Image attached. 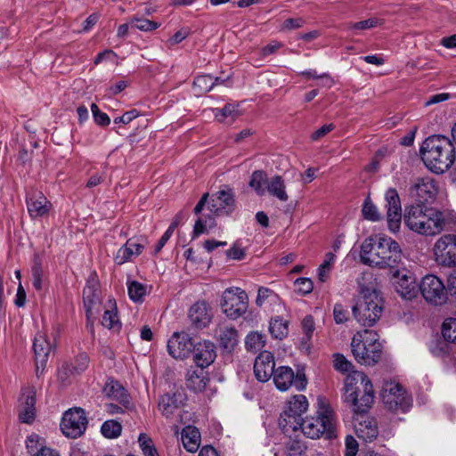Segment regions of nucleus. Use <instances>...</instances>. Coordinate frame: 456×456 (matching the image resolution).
I'll return each mask as SVG.
<instances>
[{"instance_id": "f257e3e1", "label": "nucleus", "mask_w": 456, "mask_h": 456, "mask_svg": "<svg viewBox=\"0 0 456 456\" xmlns=\"http://www.w3.org/2000/svg\"><path fill=\"white\" fill-rule=\"evenodd\" d=\"M450 219V213L423 204L405 207L403 222L406 227L420 235L435 236L441 233Z\"/></svg>"}, {"instance_id": "f03ea898", "label": "nucleus", "mask_w": 456, "mask_h": 456, "mask_svg": "<svg viewBox=\"0 0 456 456\" xmlns=\"http://www.w3.org/2000/svg\"><path fill=\"white\" fill-rule=\"evenodd\" d=\"M420 156L426 167L432 172L443 174L455 161V148L449 138L435 134L428 137L422 143Z\"/></svg>"}, {"instance_id": "7ed1b4c3", "label": "nucleus", "mask_w": 456, "mask_h": 456, "mask_svg": "<svg viewBox=\"0 0 456 456\" xmlns=\"http://www.w3.org/2000/svg\"><path fill=\"white\" fill-rule=\"evenodd\" d=\"M336 419L333 410L323 396L317 397L316 416L303 419L298 423L300 435L318 439L322 436L332 438L335 436Z\"/></svg>"}, {"instance_id": "20e7f679", "label": "nucleus", "mask_w": 456, "mask_h": 456, "mask_svg": "<svg viewBox=\"0 0 456 456\" xmlns=\"http://www.w3.org/2000/svg\"><path fill=\"white\" fill-rule=\"evenodd\" d=\"M345 398L355 413H366L374 402L373 386L362 371H354L345 379Z\"/></svg>"}, {"instance_id": "39448f33", "label": "nucleus", "mask_w": 456, "mask_h": 456, "mask_svg": "<svg viewBox=\"0 0 456 456\" xmlns=\"http://www.w3.org/2000/svg\"><path fill=\"white\" fill-rule=\"evenodd\" d=\"M352 313L358 323L372 327L382 315L383 299L376 289H363Z\"/></svg>"}, {"instance_id": "423d86ee", "label": "nucleus", "mask_w": 456, "mask_h": 456, "mask_svg": "<svg viewBox=\"0 0 456 456\" xmlns=\"http://www.w3.org/2000/svg\"><path fill=\"white\" fill-rule=\"evenodd\" d=\"M351 346L355 360L360 363L373 365L381 357L382 346L379 341V335L374 330L358 331L353 337Z\"/></svg>"}, {"instance_id": "0eeeda50", "label": "nucleus", "mask_w": 456, "mask_h": 456, "mask_svg": "<svg viewBox=\"0 0 456 456\" xmlns=\"http://www.w3.org/2000/svg\"><path fill=\"white\" fill-rule=\"evenodd\" d=\"M307 408L308 402L303 395H295L288 402L279 419V426L282 434L298 431V423L303 419L302 415Z\"/></svg>"}, {"instance_id": "6e6552de", "label": "nucleus", "mask_w": 456, "mask_h": 456, "mask_svg": "<svg viewBox=\"0 0 456 456\" xmlns=\"http://www.w3.org/2000/svg\"><path fill=\"white\" fill-rule=\"evenodd\" d=\"M381 398L386 407L395 412H407L412 403L411 397L403 387L395 382L386 383L381 392Z\"/></svg>"}, {"instance_id": "1a4fd4ad", "label": "nucleus", "mask_w": 456, "mask_h": 456, "mask_svg": "<svg viewBox=\"0 0 456 456\" xmlns=\"http://www.w3.org/2000/svg\"><path fill=\"white\" fill-rule=\"evenodd\" d=\"M221 306L227 317L236 320L247 312L248 295L238 287L227 289L223 293Z\"/></svg>"}, {"instance_id": "9d476101", "label": "nucleus", "mask_w": 456, "mask_h": 456, "mask_svg": "<svg viewBox=\"0 0 456 456\" xmlns=\"http://www.w3.org/2000/svg\"><path fill=\"white\" fill-rule=\"evenodd\" d=\"M421 296L430 305H441L447 300V290L444 281L435 274L425 275L419 284Z\"/></svg>"}, {"instance_id": "9b49d317", "label": "nucleus", "mask_w": 456, "mask_h": 456, "mask_svg": "<svg viewBox=\"0 0 456 456\" xmlns=\"http://www.w3.org/2000/svg\"><path fill=\"white\" fill-rule=\"evenodd\" d=\"M434 260L438 266L453 268L456 266V235L444 234L434 244Z\"/></svg>"}, {"instance_id": "f8f14e48", "label": "nucleus", "mask_w": 456, "mask_h": 456, "mask_svg": "<svg viewBox=\"0 0 456 456\" xmlns=\"http://www.w3.org/2000/svg\"><path fill=\"white\" fill-rule=\"evenodd\" d=\"M402 249L399 244L390 237L379 236V256L377 267L393 270L402 261Z\"/></svg>"}, {"instance_id": "ddd939ff", "label": "nucleus", "mask_w": 456, "mask_h": 456, "mask_svg": "<svg viewBox=\"0 0 456 456\" xmlns=\"http://www.w3.org/2000/svg\"><path fill=\"white\" fill-rule=\"evenodd\" d=\"M275 387L280 391H287L290 387H295L297 391H303L307 385V379L303 370H297L295 374L289 366H280L272 376Z\"/></svg>"}, {"instance_id": "4468645a", "label": "nucleus", "mask_w": 456, "mask_h": 456, "mask_svg": "<svg viewBox=\"0 0 456 456\" xmlns=\"http://www.w3.org/2000/svg\"><path fill=\"white\" fill-rule=\"evenodd\" d=\"M391 281L395 291L404 299L416 297L418 290L415 275L406 268L391 270Z\"/></svg>"}, {"instance_id": "2eb2a0df", "label": "nucleus", "mask_w": 456, "mask_h": 456, "mask_svg": "<svg viewBox=\"0 0 456 456\" xmlns=\"http://www.w3.org/2000/svg\"><path fill=\"white\" fill-rule=\"evenodd\" d=\"M185 400L186 395L182 389L171 390L159 396L158 409L166 419H175L180 417Z\"/></svg>"}, {"instance_id": "dca6fc26", "label": "nucleus", "mask_w": 456, "mask_h": 456, "mask_svg": "<svg viewBox=\"0 0 456 456\" xmlns=\"http://www.w3.org/2000/svg\"><path fill=\"white\" fill-rule=\"evenodd\" d=\"M87 425L86 412L81 408L67 411L61 419V429L67 437L77 438L84 434Z\"/></svg>"}, {"instance_id": "f3484780", "label": "nucleus", "mask_w": 456, "mask_h": 456, "mask_svg": "<svg viewBox=\"0 0 456 456\" xmlns=\"http://www.w3.org/2000/svg\"><path fill=\"white\" fill-rule=\"evenodd\" d=\"M387 227L395 233L400 230L402 222V206L395 189L390 188L385 194Z\"/></svg>"}, {"instance_id": "a211bd4d", "label": "nucleus", "mask_w": 456, "mask_h": 456, "mask_svg": "<svg viewBox=\"0 0 456 456\" xmlns=\"http://www.w3.org/2000/svg\"><path fill=\"white\" fill-rule=\"evenodd\" d=\"M410 193L416 201L414 204L426 205L436 199L438 193V187L433 178L422 177L417 180L411 188Z\"/></svg>"}, {"instance_id": "6ab92c4d", "label": "nucleus", "mask_w": 456, "mask_h": 456, "mask_svg": "<svg viewBox=\"0 0 456 456\" xmlns=\"http://www.w3.org/2000/svg\"><path fill=\"white\" fill-rule=\"evenodd\" d=\"M235 208L234 194L231 189L221 190L212 194L208 202V208L215 216L231 214Z\"/></svg>"}, {"instance_id": "aec40b11", "label": "nucleus", "mask_w": 456, "mask_h": 456, "mask_svg": "<svg viewBox=\"0 0 456 456\" xmlns=\"http://www.w3.org/2000/svg\"><path fill=\"white\" fill-rule=\"evenodd\" d=\"M194 343L185 332H175L167 341L168 354L175 359H184L192 352Z\"/></svg>"}, {"instance_id": "412c9836", "label": "nucleus", "mask_w": 456, "mask_h": 456, "mask_svg": "<svg viewBox=\"0 0 456 456\" xmlns=\"http://www.w3.org/2000/svg\"><path fill=\"white\" fill-rule=\"evenodd\" d=\"M354 428L359 439L370 443L379 435L378 424L375 419L365 413H356L354 417Z\"/></svg>"}, {"instance_id": "4be33fe9", "label": "nucleus", "mask_w": 456, "mask_h": 456, "mask_svg": "<svg viewBox=\"0 0 456 456\" xmlns=\"http://www.w3.org/2000/svg\"><path fill=\"white\" fill-rule=\"evenodd\" d=\"M26 205L32 219L43 218L49 215L52 203L42 192H32L26 197Z\"/></svg>"}, {"instance_id": "5701e85b", "label": "nucleus", "mask_w": 456, "mask_h": 456, "mask_svg": "<svg viewBox=\"0 0 456 456\" xmlns=\"http://www.w3.org/2000/svg\"><path fill=\"white\" fill-rule=\"evenodd\" d=\"M33 349L36 362L37 376H40L48 361L52 346L44 333L38 332L34 338Z\"/></svg>"}, {"instance_id": "b1692460", "label": "nucleus", "mask_w": 456, "mask_h": 456, "mask_svg": "<svg viewBox=\"0 0 456 456\" xmlns=\"http://www.w3.org/2000/svg\"><path fill=\"white\" fill-rule=\"evenodd\" d=\"M274 356L271 352H261L255 360L254 373L260 382H266L275 371Z\"/></svg>"}, {"instance_id": "393cba45", "label": "nucleus", "mask_w": 456, "mask_h": 456, "mask_svg": "<svg viewBox=\"0 0 456 456\" xmlns=\"http://www.w3.org/2000/svg\"><path fill=\"white\" fill-rule=\"evenodd\" d=\"M192 352L193 360L200 368L205 369L209 366L214 362L216 357V346L213 342L208 340H203L194 344Z\"/></svg>"}, {"instance_id": "a878e982", "label": "nucleus", "mask_w": 456, "mask_h": 456, "mask_svg": "<svg viewBox=\"0 0 456 456\" xmlns=\"http://www.w3.org/2000/svg\"><path fill=\"white\" fill-rule=\"evenodd\" d=\"M144 249V243L142 239L130 238L126 240L115 255V263L121 265L132 260L134 256H138Z\"/></svg>"}, {"instance_id": "bb28decb", "label": "nucleus", "mask_w": 456, "mask_h": 456, "mask_svg": "<svg viewBox=\"0 0 456 456\" xmlns=\"http://www.w3.org/2000/svg\"><path fill=\"white\" fill-rule=\"evenodd\" d=\"M20 409L19 418L23 423H30L35 419L36 393L33 388L22 390L20 397Z\"/></svg>"}, {"instance_id": "cd10ccee", "label": "nucleus", "mask_w": 456, "mask_h": 456, "mask_svg": "<svg viewBox=\"0 0 456 456\" xmlns=\"http://www.w3.org/2000/svg\"><path fill=\"white\" fill-rule=\"evenodd\" d=\"M216 337L221 349L231 353L239 342L237 330L231 325H219L216 330Z\"/></svg>"}, {"instance_id": "c85d7f7f", "label": "nucleus", "mask_w": 456, "mask_h": 456, "mask_svg": "<svg viewBox=\"0 0 456 456\" xmlns=\"http://www.w3.org/2000/svg\"><path fill=\"white\" fill-rule=\"evenodd\" d=\"M379 256V237H368L361 246L360 258L362 264L377 267L376 257Z\"/></svg>"}, {"instance_id": "c756f323", "label": "nucleus", "mask_w": 456, "mask_h": 456, "mask_svg": "<svg viewBox=\"0 0 456 456\" xmlns=\"http://www.w3.org/2000/svg\"><path fill=\"white\" fill-rule=\"evenodd\" d=\"M26 447L31 456H60L56 450L47 446L45 440L37 434L27 437Z\"/></svg>"}, {"instance_id": "7c9ffc66", "label": "nucleus", "mask_w": 456, "mask_h": 456, "mask_svg": "<svg viewBox=\"0 0 456 456\" xmlns=\"http://www.w3.org/2000/svg\"><path fill=\"white\" fill-rule=\"evenodd\" d=\"M300 436L299 430L283 434L282 443L287 456H305L306 445Z\"/></svg>"}, {"instance_id": "2f4dec72", "label": "nucleus", "mask_w": 456, "mask_h": 456, "mask_svg": "<svg viewBox=\"0 0 456 456\" xmlns=\"http://www.w3.org/2000/svg\"><path fill=\"white\" fill-rule=\"evenodd\" d=\"M208 381V373L204 368L191 369L187 372L186 386L195 393L203 391Z\"/></svg>"}, {"instance_id": "473e14b6", "label": "nucleus", "mask_w": 456, "mask_h": 456, "mask_svg": "<svg viewBox=\"0 0 456 456\" xmlns=\"http://www.w3.org/2000/svg\"><path fill=\"white\" fill-rule=\"evenodd\" d=\"M189 318L197 328L206 327L211 321L208 305L204 301L196 302L189 311Z\"/></svg>"}, {"instance_id": "72a5a7b5", "label": "nucleus", "mask_w": 456, "mask_h": 456, "mask_svg": "<svg viewBox=\"0 0 456 456\" xmlns=\"http://www.w3.org/2000/svg\"><path fill=\"white\" fill-rule=\"evenodd\" d=\"M229 76L225 78L213 77L211 75L197 76L193 82V88L197 94L209 92L215 86L227 85Z\"/></svg>"}, {"instance_id": "f704fd0d", "label": "nucleus", "mask_w": 456, "mask_h": 456, "mask_svg": "<svg viewBox=\"0 0 456 456\" xmlns=\"http://www.w3.org/2000/svg\"><path fill=\"white\" fill-rule=\"evenodd\" d=\"M102 391L108 398L115 400L119 403L126 404L129 403L126 389L112 379H109L106 381Z\"/></svg>"}, {"instance_id": "c9c22d12", "label": "nucleus", "mask_w": 456, "mask_h": 456, "mask_svg": "<svg viewBox=\"0 0 456 456\" xmlns=\"http://www.w3.org/2000/svg\"><path fill=\"white\" fill-rule=\"evenodd\" d=\"M182 443L190 452H195L200 444V434L198 428L191 426L185 427L182 431Z\"/></svg>"}, {"instance_id": "e433bc0d", "label": "nucleus", "mask_w": 456, "mask_h": 456, "mask_svg": "<svg viewBox=\"0 0 456 456\" xmlns=\"http://www.w3.org/2000/svg\"><path fill=\"white\" fill-rule=\"evenodd\" d=\"M84 307L87 321L94 317V308L100 303L97 289L93 285H87L83 290Z\"/></svg>"}, {"instance_id": "4c0bfd02", "label": "nucleus", "mask_w": 456, "mask_h": 456, "mask_svg": "<svg viewBox=\"0 0 456 456\" xmlns=\"http://www.w3.org/2000/svg\"><path fill=\"white\" fill-rule=\"evenodd\" d=\"M267 191L279 200L285 202L289 200L285 183L281 175L272 177L267 183Z\"/></svg>"}, {"instance_id": "58836bf2", "label": "nucleus", "mask_w": 456, "mask_h": 456, "mask_svg": "<svg viewBox=\"0 0 456 456\" xmlns=\"http://www.w3.org/2000/svg\"><path fill=\"white\" fill-rule=\"evenodd\" d=\"M108 308L104 311L102 324L107 329H118L120 327V322L118 317L116 301L114 299H110L108 301Z\"/></svg>"}, {"instance_id": "ea45409f", "label": "nucleus", "mask_w": 456, "mask_h": 456, "mask_svg": "<svg viewBox=\"0 0 456 456\" xmlns=\"http://www.w3.org/2000/svg\"><path fill=\"white\" fill-rule=\"evenodd\" d=\"M269 331L276 339H282L289 333V322L280 316L272 318L269 324Z\"/></svg>"}, {"instance_id": "a19ab883", "label": "nucleus", "mask_w": 456, "mask_h": 456, "mask_svg": "<svg viewBox=\"0 0 456 456\" xmlns=\"http://www.w3.org/2000/svg\"><path fill=\"white\" fill-rule=\"evenodd\" d=\"M267 178L264 171L256 170L251 175L249 186L260 196L265 192V185L267 186Z\"/></svg>"}, {"instance_id": "79ce46f5", "label": "nucleus", "mask_w": 456, "mask_h": 456, "mask_svg": "<svg viewBox=\"0 0 456 456\" xmlns=\"http://www.w3.org/2000/svg\"><path fill=\"white\" fill-rule=\"evenodd\" d=\"M127 292L132 301L142 302L147 293V287L136 281H127Z\"/></svg>"}, {"instance_id": "37998d69", "label": "nucleus", "mask_w": 456, "mask_h": 456, "mask_svg": "<svg viewBox=\"0 0 456 456\" xmlns=\"http://www.w3.org/2000/svg\"><path fill=\"white\" fill-rule=\"evenodd\" d=\"M265 345V336L259 332H250L245 339V346L248 351L257 352Z\"/></svg>"}, {"instance_id": "c03bdc74", "label": "nucleus", "mask_w": 456, "mask_h": 456, "mask_svg": "<svg viewBox=\"0 0 456 456\" xmlns=\"http://www.w3.org/2000/svg\"><path fill=\"white\" fill-rule=\"evenodd\" d=\"M214 114L219 122H224L227 118L232 122L238 116V110L235 105L228 103L222 109H215Z\"/></svg>"}, {"instance_id": "a18cd8bd", "label": "nucleus", "mask_w": 456, "mask_h": 456, "mask_svg": "<svg viewBox=\"0 0 456 456\" xmlns=\"http://www.w3.org/2000/svg\"><path fill=\"white\" fill-rule=\"evenodd\" d=\"M122 426L119 422L115 420H107L103 422L101 428V432L106 438H117L120 436Z\"/></svg>"}, {"instance_id": "49530a36", "label": "nucleus", "mask_w": 456, "mask_h": 456, "mask_svg": "<svg viewBox=\"0 0 456 456\" xmlns=\"http://www.w3.org/2000/svg\"><path fill=\"white\" fill-rule=\"evenodd\" d=\"M362 213L365 219L372 222L379 221L382 218L381 215L378 210V208L371 202V200L369 198H367L364 200L362 208Z\"/></svg>"}, {"instance_id": "de8ad7c7", "label": "nucleus", "mask_w": 456, "mask_h": 456, "mask_svg": "<svg viewBox=\"0 0 456 456\" xmlns=\"http://www.w3.org/2000/svg\"><path fill=\"white\" fill-rule=\"evenodd\" d=\"M131 28L142 31H151L159 27V23L144 18H134L130 21Z\"/></svg>"}, {"instance_id": "09e8293b", "label": "nucleus", "mask_w": 456, "mask_h": 456, "mask_svg": "<svg viewBox=\"0 0 456 456\" xmlns=\"http://www.w3.org/2000/svg\"><path fill=\"white\" fill-rule=\"evenodd\" d=\"M431 354L438 358H444L449 353L448 344L441 339H436L429 344Z\"/></svg>"}, {"instance_id": "8fccbe9b", "label": "nucleus", "mask_w": 456, "mask_h": 456, "mask_svg": "<svg viewBox=\"0 0 456 456\" xmlns=\"http://www.w3.org/2000/svg\"><path fill=\"white\" fill-rule=\"evenodd\" d=\"M334 368L337 370L347 373V375L355 371L353 370L354 366L352 362L340 354H334Z\"/></svg>"}, {"instance_id": "3c124183", "label": "nucleus", "mask_w": 456, "mask_h": 456, "mask_svg": "<svg viewBox=\"0 0 456 456\" xmlns=\"http://www.w3.org/2000/svg\"><path fill=\"white\" fill-rule=\"evenodd\" d=\"M138 442L144 456H159L152 440L145 434L139 436Z\"/></svg>"}, {"instance_id": "603ef678", "label": "nucleus", "mask_w": 456, "mask_h": 456, "mask_svg": "<svg viewBox=\"0 0 456 456\" xmlns=\"http://www.w3.org/2000/svg\"><path fill=\"white\" fill-rule=\"evenodd\" d=\"M277 297V294L272 289L265 287H260L258 289L256 303L258 306H262L266 301L274 302Z\"/></svg>"}, {"instance_id": "864d4df0", "label": "nucleus", "mask_w": 456, "mask_h": 456, "mask_svg": "<svg viewBox=\"0 0 456 456\" xmlns=\"http://www.w3.org/2000/svg\"><path fill=\"white\" fill-rule=\"evenodd\" d=\"M216 225L215 219L211 216L203 217L200 216L196 221L194 225V233L196 235L204 233L207 232L208 228H212Z\"/></svg>"}, {"instance_id": "5fc2aeb1", "label": "nucleus", "mask_w": 456, "mask_h": 456, "mask_svg": "<svg viewBox=\"0 0 456 456\" xmlns=\"http://www.w3.org/2000/svg\"><path fill=\"white\" fill-rule=\"evenodd\" d=\"M91 111L94 120L97 125L101 126H107L110 124V117L105 112L101 111L97 104H91Z\"/></svg>"}, {"instance_id": "6e6d98bb", "label": "nucleus", "mask_w": 456, "mask_h": 456, "mask_svg": "<svg viewBox=\"0 0 456 456\" xmlns=\"http://www.w3.org/2000/svg\"><path fill=\"white\" fill-rule=\"evenodd\" d=\"M383 24V20L377 17H372L365 20L353 23L350 28L353 29H370Z\"/></svg>"}, {"instance_id": "4d7b16f0", "label": "nucleus", "mask_w": 456, "mask_h": 456, "mask_svg": "<svg viewBox=\"0 0 456 456\" xmlns=\"http://www.w3.org/2000/svg\"><path fill=\"white\" fill-rule=\"evenodd\" d=\"M295 287L297 292L306 295L313 291L314 282L309 278L301 277L295 281Z\"/></svg>"}, {"instance_id": "13d9d810", "label": "nucleus", "mask_w": 456, "mask_h": 456, "mask_svg": "<svg viewBox=\"0 0 456 456\" xmlns=\"http://www.w3.org/2000/svg\"><path fill=\"white\" fill-rule=\"evenodd\" d=\"M32 284L36 290L40 291L43 289V269L40 264L32 267Z\"/></svg>"}, {"instance_id": "bf43d9fd", "label": "nucleus", "mask_w": 456, "mask_h": 456, "mask_svg": "<svg viewBox=\"0 0 456 456\" xmlns=\"http://www.w3.org/2000/svg\"><path fill=\"white\" fill-rule=\"evenodd\" d=\"M333 316L336 323L341 324L348 320V312L340 303H337L333 308Z\"/></svg>"}, {"instance_id": "052dcab7", "label": "nucleus", "mask_w": 456, "mask_h": 456, "mask_svg": "<svg viewBox=\"0 0 456 456\" xmlns=\"http://www.w3.org/2000/svg\"><path fill=\"white\" fill-rule=\"evenodd\" d=\"M302 330L305 334L304 339L310 340L315 330L314 321L312 315H306L302 321Z\"/></svg>"}, {"instance_id": "680f3d73", "label": "nucleus", "mask_w": 456, "mask_h": 456, "mask_svg": "<svg viewBox=\"0 0 456 456\" xmlns=\"http://www.w3.org/2000/svg\"><path fill=\"white\" fill-rule=\"evenodd\" d=\"M305 20L303 18H289L284 20L281 29L289 31L292 29L300 28L305 25Z\"/></svg>"}, {"instance_id": "e2e57ef3", "label": "nucleus", "mask_w": 456, "mask_h": 456, "mask_svg": "<svg viewBox=\"0 0 456 456\" xmlns=\"http://www.w3.org/2000/svg\"><path fill=\"white\" fill-rule=\"evenodd\" d=\"M89 362V357L86 354H80L75 360L73 370L77 373L83 372L86 370Z\"/></svg>"}, {"instance_id": "0e129e2a", "label": "nucleus", "mask_w": 456, "mask_h": 456, "mask_svg": "<svg viewBox=\"0 0 456 456\" xmlns=\"http://www.w3.org/2000/svg\"><path fill=\"white\" fill-rule=\"evenodd\" d=\"M358 452V443L351 436L346 438V452L344 456H355Z\"/></svg>"}, {"instance_id": "69168bd1", "label": "nucleus", "mask_w": 456, "mask_h": 456, "mask_svg": "<svg viewBox=\"0 0 456 456\" xmlns=\"http://www.w3.org/2000/svg\"><path fill=\"white\" fill-rule=\"evenodd\" d=\"M226 256L233 260H241L245 257V250L242 248L234 245L226 251Z\"/></svg>"}, {"instance_id": "338daca9", "label": "nucleus", "mask_w": 456, "mask_h": 456, "mask_svg": "<svg viewBox=\"0 0 456 456\" xmlns=\"http://www.w3.org/2000/svg\"><path fill=\"white\" fill-rule=\"evenodd\" d=\"M335 128L334 124L330 123L327 125H323L322 127L317 129L312 135L311 138L314 141L319 140L320 138L325 136L327 134L331 132Z\"/></svg>"}, {"instance_id": "774afa93", "label": "nucleus", "mask_w": 456, "mask_h": 456, "mask_svg": "<svg viewBox=\"0 0 456 456\" xmlns=\"http://www.w3.org/2000/svg\"><path fill=\"white\" fill-rule=\"evenodd\" d=\"M447 288L451 296L456 299V270L452 271L448 276Z\"/></svg>"}]
</instances>
